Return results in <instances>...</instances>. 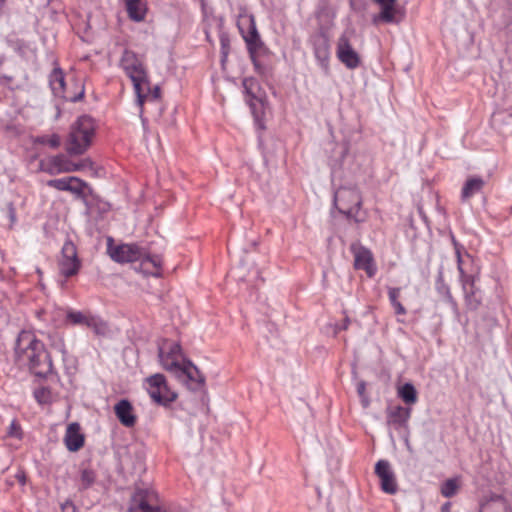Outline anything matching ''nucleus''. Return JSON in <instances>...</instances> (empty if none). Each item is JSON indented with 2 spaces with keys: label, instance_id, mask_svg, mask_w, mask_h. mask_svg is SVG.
Masks as SVG:
<instances>
[{
  "label": "nucleus",
  "instance_id": "nucleus-1",
  "mask_svg": "<svg viewBox=\"0 0 512 512\" xmlns=\"http://www.w3.org/2000/svg\"><path fill=\"white\" fill-rule=\"evenodd\" d=\"M15 355L19 365L27 366L38 377H47L53 372L49 352L32 332L19 333L15 344Z\"/></svg>",
  "mask_w": 512,
  "mask_h": 512
},
{
  "label": "nucleus",
  "instance_id": "nucleus-2",
  "mask_svg": "<svg viewBox=\"0 0 512 512\" xmlns=\"http://www.w3.org/2000/svg\"><path fill=\"white\" fill-rule=\"evenodd\" d=\"M96 133L95 120L82 115L72 124L67 140L66 151L69 155H82L91 146Z\"/></svg>",
  "mask_w": 512,
  "mask_h": 512
},
{
  "label": "nucleus",
  "instance_id": "nucleus-3",
  "mask_svg": "<svg viewBox=\"0 0 512 512\" xmlns=\"http://www.w3.org/2000/svg\"><path fill=\"white\" fill-rule=\"evenodd\" d=\"M120 68L131 80L135 94L143 97L142 87L148 83V70L142 57L132 50L125 49L120 57Z\"/></svg>",
  "mask_w": 512,
  "mask_h": 512
},
{
  "label": "nucleus",
  "instance_id": "nucleus-4",
  "mask_svg": "<svg viewBox=\"0 0 512 512\" xmlns=\"http://www.w3.org/2000/svg\"><path fill=\"white\" fill-rule=\"evenodd\" d=\"M71 81L75 86L74 91L67 87L65 76L60 68H55L49 76V84L56 97L70 102H77L84 96V85L80 79L72 78Z\"/></svg>",
  "mask_w": 512,
  "mask_h": 512
},
{
  "label": "nucleus",
  "instance_id": "nucleus-5",
  "mask_svg": "<svg viewBox=\"0 0 512 512\" xmlns=\"http://www.w3.org/2000/svg\"><path fill=\"white\" fill-rule=\"evenodd\" d=\"M146 390L151 399L161 406H168L177 398V394L169 388L165 376L160 373L146 379Z\"/></svg>",
  "mask_w": 512,
  "mask_h": 512
},
{
  "label": "nucleus",
  "instance_id": "nucleus-6",
  "mask_svg": "<svg viewBox=\"0 0 512 512\" xmlns=\"http://www.w3.org/2000/svg\"><path fill=\"white\" fill-rule=\"evenodd\" d=\"M238 26L240 33L246 43L250 58L258 56L263 50H265L264 43L258 33L253 15H248L245 17Z\"/></svg>",
  "mask_w": 512,
  "mask_h": 512
},
{
  "label": "nucleus",
  "instance_id": "nucleus-7",
  "mask_svg": "<svg viewBox=\"0 0 512 512\" xmlns=\"http://www.w3.org/2000/svg\"><path fill=\"white\" fill-rule=\"evenodd\" d=\"M243 89L247 95L246 102L250 106L251 112L254 117L255 125L258 129L264 130L265 125L263 121V107L264 103L261 98L256 96V92L259 89L258 81L253 77L245 78L242 82Z\"/></svg>",
  "mask_w": 512,
  "mask_h": 512
},
{
  "label": "nucleus",
  "instance_id": "nucleus-8",
  "mask_svg": "<svg viewBox=\"0 0 512 512\" xmlns=\"http://www.w3.org/2000/svg\"><path fill=\"white\" fill-rule=\"evenodd\" d=\"M159 495L153 488H137L132 496L129 512H160Z\"/></svg>",
  "mask_w": 512,
  "mask_h": 512
},
{
  "label": "nucleus",
  "instance_id": "nucleus-9",
  "mask_svg": "<svg viewBox=\"0 0 512 512\" xmlns=\"http://www.w3.org/2000/svg\"><path fill=\"white\" fill-rule=\"evenodd\" d=\"M333 201L339 212L352 216L361 205V196L354 187H342L334 193Z\"/></svg>",
  "mask_w": 512,
  "mask_h": 512
},
{
  "label": "nucleus",
  "instance_id": "nucleus-10",
  "mask_svg": "<svg viewBox=\"0 0 512 512\" xmlns=\"http://www.w3.org/2000/svg\"><path fill=\"white\" fill-rule=\"evenodd\" d=\"M81 262L77 255V249L70 240L65 241L61 249V256L58 260V268L61 275L66 278L72 277L78 273Z\"/></svg>",
  "mask_w": 512,
  "mask_h": 512
},
{
  "label": "nucleus",
  "instance_id": "nucleus-11",
  "mask_svg": "<svg viewBox=\"0 0 512 512\" xmlns=\"http://www.w3.org/2000/svg\"><path fill=\"white\" fill-rule=\"evenodd\" d=\"M112 238L108 239L107 253L117 263H136L142 257V248L136 244H120L114 246Z\"/></svg>",
  "mask_w": 512,
  "mask_h": 512
},
{
  "label": "nucleus",
  "instance_id": "nucleus-12",
  "mask_svg": "<svg viewBox=\"0 0 512 512\" xmlns=\"http://www.w3.org/2000/svg\"><path fill=\"white\" fill-rule=\"evenodd\" d=\"M337 59L348 69L354 70L361 64L358 52L352 47L350 36L347 32L340 35L336 45Z\"/></svg>",
  "mask_w": 512,
  "mask_h": 512
},
{
  "label": "nucleus",
  "instance_id": "nucleus-13",
  "mask_svg": "<svg viewBox=\"0 0 512 512\" xmlns=\"http://www.w3.org/2000/svg\"><path fill=\"white\" fill-rule=\"evenodd\" d=\"M159 359L163 368L173 374L184 361L180 344L176 342L164 343L159 347Z\"/></svg>",
  "mask_w": 512,
  "mask_h": 512
},
{
  "label": "nucleus",
  "instance_id": "nucleus-14",
  "mask_svg": "<svg viewBox=\"0 0 512 512\" xmlns=\"http://www.w3.org/2000/svg\"><path fill=\"white\" fill-rule=\"evenodd\" d=\"M411 413V407H404L401 405L387 407L386 422L388 427L396 430L398 433L409 430Z\"/></svg>",
  "mask_w": 512,
  "mask_h": 512
},
{
  "label": "nucleus",
  "instance_id": "nucleus-15",
  "mask_svg": "<svg viewBox=\"0 0 512 512\" xmlns=\"http://www.w3.org/2000/svg\"><path fill=\"white\" fill-rule=\"evenodd\" d=\"M173 375L190 390H198L204 384V377L201 375L198 368L189 360H184Z\"/></svg>",
  "mask_w": 512,
  "mask_h": 512
},
{
  "label": "nucleus",
  "instance_id": "nucleus-16",
  "mask_svg": "<svg viewBox=\"0 0 512 512\" xmlns=\"http://www.w3.org/2000/svg\"><path fill=\"white\" fill-rule=\"evenodd\" d=\"M313 53L318 66L325 72H329L330 41L324 33H319L311 38Z\"/></svg>",
  "mask_w": 512,
  "mask_h": 512
},
{
  "label": "nucleus",
  "instance_id": "nucleus-17",
  "mask_svg": "<svg viewBox=\"0 0 512 512\" xmlns=\"http://www.w3.org/2000/svg\"><path fill=\"white\" fill-rule=\"evenodd\" d=\"M47 186L59 191L70 192L77 197H83L85 189L88 187L85 181L75 176L48 180Z\"/></svg>",
  "mask_w": 512,
  "mask_h": 512
},
{
  "label": "nucleus",
  "instance_id": "nucleus-18",
  "mask_svg": "<svg viewBox=\"0 0 512 512\" xmlns=\"http://www.w3.org/2000/svg\"><path fill=\"white\" fill-rule=\"evenodd\" d=\"M375 473L380 479L381 489L387 494H395L398 489L395 474L387 460H379L375 465Z\"/></svg>",
  "mask_w": 512,
  "mask_h": 512
},
{
  "label": "nucleus",
  "instance_id": "nucleus-19",
  "mask_svg": "<svg viewBox=\"0 0 512 512\" xmlns=\"http://www.w3.org/2000/svg\"><path fill=\"white\" fill-rule=\"evenodd\" d=\"M41 169L50 175L74 172L72 161L64 154H58L41 160Z\"/></svg>",
  "mask_w": 512,
  "mask_h": 512
},
{
  "label": "nucleus",
  "instance_id": "nucleus-20",
  "mask_svg": "<svg viewBox=\"0 0 512 512\" xmlns=\"http://www.w3.org/2000/svg\"><path fill=\"white\" fill-rule=\"evenodd\" d=\"M354 267L355 269L364 270L368 277L372 278L377 272L374 258L371 251L365 247H353Z\"/></svg>",
  "mask_w": 512,
  "mask_h": 512
},
{
  "label": "nucleus",
  "instance_id": "nucleus-21",
  "mask_svg": "<svg viewBox=\"0 0 512 512\" xmlns=\"http://www.w3.org/2000/svg\"><path fill=\"white\" fill-rule=\"evenodd\" d=\"M435 289L438 295L442 298V300L450 306L455 318L459 320L460 311L458 308V304L451 294L449 285L444 280L442 271H439L438 276L436 278Z\"/></svg>",
  "mask_w": 512,
  "mask_h": 512
},
{
  "label": "nucleus",
  "instance_id": "nucleus-22",
  "mask_svg": "<svg viewBox=\"0 0 512 512\" xmlns=\"http://www.w3.org/2000/svg\"><path fill=\"white\" fill-rule=\"evenodd\" d=\"M139 262V269L145 275L158 277L161 275L162 258L159 255H150L145 250H142V257Z\"/></svg>",
  "mask_w": 512,
  "mask_h": 512
},
{
  "label": "nucleus",
  "instance_id": "nucleus-23",
  "mask_svg": "<svg viewBox=\"0 0 512 512\" xmlns=\"http://www.w3.org/2000/svg\"><path fill=\"white\" fill-rule=\"evenodd\" d=\"M84 435L81 433L79 423L73 422L67 426L64 443L70 452H76L84 445Z\"/></svg>",
  "mask_w": 512,
  "mask_h": 512
},
{
  "label": "nucleus",
  "instance_id": "nucleus-24",
  "mask_svg": "<svg viewBox=\"0 0 512 512\" xmlns=\"http://www.w3.org/2000/svg\"><path fill=\"white\" fill-rule=\"evenodd\" d=\"M464 291V299L467 309L476 310L481 305L482 297L479 290L475 286L474 277L461 281Z\"/></svg>",
  "mask_w": 512,
  "mask_h": 512
},
{
  "label": "nucleus",
  "instance_id": "nucleus-25",
  "mask_svg": "<svg viewBox=\"0 0 512 512\" xmlns=\"http://www.w3.org/2000/svg\"><path fill=\"white\" fill-rule=\"evenodd\" d=\"M115 415L120 423L126 427H132L136 423L132 404L127 399H121L114 407Z\"/></svg>",
  "mask_w": 512,
  "mask_h": 512
},
{
  "label": "nucleus",
  "instance_id": "nucleus-26",
  "mask_svg": "<svg viewBox=\"0 0 512 512\" xmlns=\"http://www.w3.org/2000/svg\"><path fill=\"white\" fill-rule=\"evenodd\" d=\"M485 185V180L482 177L479 176H472L469 177L461 191V199L462 201H467L471 197L477 195L480 193Z\"/></svg>",
  "mask_w": 512,
  "mask_h": 512
},
{
  "label": "nucleus",
  "instance_id": "nucleus-27",
  "mask_svg": "<svg viewBox=\"0 0 512 512\" xmlns=\"http://www.w3.org/2000/svg\"><path fill=\"white\" fill-rule=\"evenodd\" d=\"M125 3L126 11L129 18L135 22L143 21L147 6L144 0H122Z\"/></svg>",
  "mask_w": 512,
  "mask_h": 512
},
{
  "label": "nucleus",
  "instance_id": "nucleus-28",
  "mask_svg": "<svg viewBox=\"0 0 512 512\" xmlns=\"http://www.w3.org/2000/svg\"><path fill=\"white\" fill-rule=\"evenodd\" d=\"M135 95H136V104L139 106V108H142L146 101H157L161 96V91H160V87L158 85L151 87L150 80L148 79L147 85H144L142 87L141 95L143 97H139V94H135Z\"/></svg>",
  "mask_w": 512,
  "mask_h": 512
},
{
  "label": "nucleus",
  "instance_id": "nucleus-29",
  "mask_svg": "<svg viewBox=\"0 0 512 512\" xmlns=\"http://www.w3.org/2000/svg\"><path fill=\"white\" fill-rule=\"evenodd\" d=\"M86 327L90 328L98 336H106L110 332L108 323L93 313Z\"/></svg>",
  "mask_w": 512,
  "mask_h": 512
},
{
  "label": "nucleus",
  "instance_id": "nucleus-30",
  "mask_svg": "<svg viewBox=\"0 0 512 512\" xmlns=\"http://www.w3.org/2000/svg\"><path fill=\"white\" fill-rule=\"evenodd\" d=\"M397 395L407 405H413L417 402V391L413 384L411 383H405L404 385L399 387Z\"/></svg>",
  "mask_w": 512,
  "mask_h": 512
},
{
  "label": "nucleus",
  "instance_id": "nucleus-31",
  "mask_svg": "<svg viewBox=\"0 0 512 512\" xmlns=\"http://www.w3.org/2000/svg\"><path fill=\"white\" fill-rule=\"evenodd\" d=\"M91 315H92L91 312H82V311L69 309L66 312V319L72 325L87 326Z\"/></svg>",
  "mask_w": 512,
  "mask_h": 512
},
{
  "label": "nucleus",
  "instance_id": "nucleus-32",
  "mask_svg": "<svg viewBox=\"0 0 512 512\" xmlns=\"http://www.w3.org/2000/svg\"><path fill=\"white\" fill-rule=\"evenodd\" d=\"M34 398L39 404L46 405L52 403L53 394L48 387H40L34 391Z\"/></svg>",
  "mask_w": 512,
  "mask_h": 512
},
{
  "label": "nucleus",
  "instance_id": "nucleus-33",
  "mask_svg": "<svg viewBox=\"0 0 512 512\" xmlns=\"http://www.w3.org/2000/svg\"><path fill=\"white\" fill-rule=\"evenodd\" d=\"M458 488L457 478H450L441 485V494L446 498L453 497L457 493Z\"/></svg>",
  "mask_w": 512,
  "mask_h": 512
},
{
  "label": "nucleus",
  "instance_id": "nucleus-34",
  "mask_svg": "<svg viewBox=\"0 0 512 512\" xmlns=\"http://www.w3.org/2000/svg\"><path fill=\"white\" fill-rule=\"evenodd\" d=\"M35 143L48 145L51 148H58L61 144V138L57 134L43 135L37 137Z\"/></svg>",
  "mask_w": 512,
  "mask_h": 512
},
{
  "label": "nucleus",
  "instance_id": "nucleus-35",
  "mask_svg": "<svg viewBox=\"0 0 512 512\" xmlns=\"http://www.w3.org/2000/svg\"><path fill=\"white\" fill-rule=\"evenodd\" d=\"M395 5H381V11L379 13V16L377 17L378 20L391 23L395 20Z\"/></svg>",
  "mask_w": 512,
  "mask_h": 512
},
{
  "label": "nucleus",
  "instance_id": "nucleus-36",
  "mask_svg": "<svg viewBox=\"0 0 512 512\" xmlns=\"http://www.w3.org/2000/svg\"><path fill=\"white\" fill-rule=\"evenodd\" d=\"M95 473L90 469H83L80 474V489H88L95 481Z\"/></svg>",
  "mask_w": 512,
  "mask_h": 512
},
{
  "label": "nucleus",
  "instance_id": "nucleus-37",
  "mask_svg": "<svg viewBox=\"0 0 512 512\" xmlns=\"http://www.w3.org/2000/svg\"><path fill=\"white\" fill-rule=\"evenodd\" d=\"M20 56L29 58L35 55V49L29 43H24L22 41H18L15 44L14 48Z\"/></svg>",
  "mask_w": 512,
  "mask_h": 512
},
{
  "label": "nucleus",
  "instance_id": "nucleus-38",
  "mask_svg": "<svg viewBox=\"0 0 512 512\" xmlns=\"http://www.w3.org/2000/svg\"><path fill=\"white\" fill-rule=\"evenodd\" d=\"M454 247H455V253L457 258V269L460 274V281L465 280L467 278H471V275H467L463 269L462 265V257H461V249L462 246H460L454 239H453Z\"/></svg>",
  "mask_w": 512,
  "mask_h": 512
},
{
  "label": "nucleus",
  "instance_id": "nucleus-39",
  "mask_svg": "<svg viewBox=\"0 0 512 512\" xmlns=\"http://www.w3.org/2000/svg\"><path fill=\"white\" fill-rule=\"evenodd\" d=\"M72 167L75 168L74 172L82 170L95 171V163L89 157H86L79 162H72Z\"/></svg>",
  "mask_w": 512,
  "mask_h": 512
},
{
  "label": "nucleus",
  "instance_id": "nucleus-40",
  "mask_svg": "<svg viewBox=\"0 0 512 512\" xmlns=\"http://www.w3.org/2000/svg\"><path fill=\"white\" fill-rule=\"evenodd\" d=\"M401 294V288L399 287H389L388 288V298L391 306L395 305L396 303H400L399 297Z\"/></svg>",
  "mask_w": 512,
  "mask_h": 512
},
{
  "label": "nucleus",
  "instance_id": "nucleus-41",
  "mask_svg": "<svg viewBox=\"0 0 512 512\" xmlns=\"http://www.w3.org/2000/svg\"><path fill=\"white\" fill-rule=\"evenodd\" d=\"M8 435L20 439L22 437L21 427L16 420H12L8 428Z\"/></svg>",
  "mask_w": 512,
  "mask_h": 512
},
{
  "label": "nucleus",
  "instance_id": "nucleus-42",
  "mask_svg": "<svg viewBox=\"0 0 512 512\" xmlns=\"http://www.w3.org/2000/svg\"><path fill=\"white\" fill-rule=\"evenodd\" d=\"M52 346L58 350L60 353H62L63 355L66 354V349H65V344H64V340L62 337L56 335L55 336V339L53 340L52 342Z\"/></svg>",
  "mask_w": 512,
  "mask_h": 512
},
{
  "label": "nucleus",
  "instance_id": "nucleus-43",
  "mask_svg": "<svg viewBox=\"0 0 512 512\" xmlns=\"http://www.w3.org/2000/svg\"><path fill=\"white\" fill-rule=\"evenodd\" d=\"M220 43H221V51L223 58H226L229 51V40L226 36L222 35L220 37Z\"/></svg>",
  "mask_w": 512,
  "mask_h": 512
},
{
  "label": "nucleus",
  "instance_id": "nucleus-44",
  "mask_svg": "<svg viewBox=\"0 0 512 512\" xmlns=\"http://www.w3.org/2000/svg\"><path fill=\"white\" fill-rule=\"evenodd\" d=\"M401 438L404 441V444L409 452H412V446L410 444V430L404 431L402 433H399Z\"/></svg>",
  "mask_w": 512,
  "mask_h": 512
},
{
  "label": "nucleus",
  "instance_id": "nucleus-45",
  "mask_svg": "<svg viewBox=\"0 0 512 512\" xmlns=\"http://www.w3.org/2000/svg\"><path fill=\"white\" fill-rule=\"evenodd\" d=\"M392 307L397 315H405L407 313L405 307L401 303H396Z\"/></svg>",
  "mask_w": 512,
  "mask_h": 512
},
{
  "label": "nucleus",
  "instance_id": "nucleus-46",
  "mask_svg": "<svg viewBox=\"0 0 512 512\" xmlns=\"http://www.w3.org/2000/svg\"><path fill=\"white\" fill-rule=\"evenodd\" d=\"M62 510H63V512H76V507L74 506V504L71 501H66L62 505Z\"/></svg>",
  "mask_w": 512,
  "mask_h": 512
},
{
  "label": "nucleus",
  "instance_id": "nucleus-47",
  "mask_svg": "<svg viewBox=\"0 0 512 512\" xmlns=\"http://www.w3.org/2000/svg\"><path fill=\"white\" fill-rule=\"evenodd\" d=\"M8 213L12 225L16 222V212L12 204H9L8 206Z\"/></svg>",
  "mask_w": 512,
  "mask_h": 512
},
{
  "label": "nucleus",
  "instance_id": "nucleus-48",
  "mask_svg": "<svg viewBox=\"0 0 512 512\" xmlns=\"http://www.w3.org/2000/svg\"><path fill=\"white\" fill-rule=\"evenodd\" d=\"M256 71L259 72V73H262V67L260 65V63L258 62L257 60V56H254V58H250Z\"/></svg>",
  "mask_w": 512,
  "mask_h": 512
},
{
  "label": "nucleus",
  "instance_id": "nucleus-49",
  "mask_svg": "<svg viewBox=\"0 0 512 512\" xmlns=\"http://www.w3.org/2000/svg\"><path fill=\"white\" fill-rule=\"evenodd\" d=\"M378 4L381 5H395L396 0H377Z\"/></svg>",
  "mask_w": 512,
  "mask_h": 512
},
{
  "label": "nucleus",
  "instance_id": "nucleus-50",
  "mask_svg": "<svg viewBox=\"0 0 512 512\" xmlns=\"http://www.w3.org/2000/svg\"><path fill=\"white\" fill-rule=\"evenodd\" d=\"M451 510V503L446 502L441 506V512H450Z\"/></svg>",
  "mask_w": 512,
  "mask_h": 512
},
{
  "label": "nucleus",
  "instance_id": "nucleus-51",
  "mask_svg": "<svg viewBox=\"0 0 512 512\" xmlns=\"http://www.w3.org/2000/svg\"><path fill=\"white\" fill-rule=\"evenodd\" d=\"M350 320L348 318H345L344 323L342 326L338 327V330H346L349 326Z\"/></svg>",
  "mask_w": 512,
  "mask_h": 512
},
{
  "label": "nucleus",
  "instance_id": "nucleus-52",
  "mask_svg": "<svg viewBox=\"0 0 512 512\" xmlns=\"http://www.w3.org/2000/svg\"><path fill=\"white\" fill-rule=\"evenodd\" d=\"M140 118H141V122H142L143 126L145 127L147 124V119L143 116V107L140 108Z\"/></svg>",
  "mask_w": 512,
  "mask_h": 512
},
{
  "label": "nucleus",
  "instance_id": "nucleus-53",
  "mask_svg": "<svg viewBox=\"0 0 512 512\" xmlns=\"http://www.w3.org/2000/svg\"><path fill=\"white\" fill-rule=\"evenodd\" d=\"M46 315V312H39L38 317L41 318L42 316Z\"/></svg>",
  "mask_w": 512,
  "mask_h": 512
},
{
  "label": "nucleus",
  "instance_id": "nucleus-54",
  "mask_svg": "<svg viewBox=\"0 0 512 512\" xmlns=\"http://www.w3.org/2000/svg\"><path fill=\"white\" fill-rule=\"evenodd\" d=\"M363 389H364V384H361V385L359 386L358 390H359V392L361 393Z\"/></svg>",
  "mask_w": 512,
  "mask_h": 512
},
{
  "label": "nucleus",
  "instance_id": "nucleus-55",
  "mask_svg": "<svg viewBox=\"0 0 512 512\" xmlns=\"http://www.w3.org/2000/svg\"><path fill=\"white\" fill-rule=\"evenodd\" d=\"M19 480H20V482H21L22 484H24V483H25V477H24V476H22L21 478H19Z\"/></svg>",
  "mask_w": 512,
  "mask_h": 512
},
{
  "label": "nucleus",
  "instance_id": "nucleus-56",
  "mask_svg": "<svg viewBox=\"0 0 512 512\" xmlns=\"http://www.w3.org/2000/svg\"><path fill=\"white\" fill-rule=\"evenodd\" d=\"M4 0H0V3L3 2Z\"/></svg>",
  "mask_w": 512,
  "mask_h": 512
},
{
  "label": "nucleus",
  "instance_id": "nucleus-57",
  "mask_svg": "<svg viewBox=\"0 0 512 512\" xmlns=\"http://www.w3.org/2000/svg\"><path fill=\"white\" fill-rule=\"evenodd\" d=\"M506 512H509V511H506Z\"/></svg>",
  "mask_w": 512,
  "mask_h": 512
}]
</instances>
